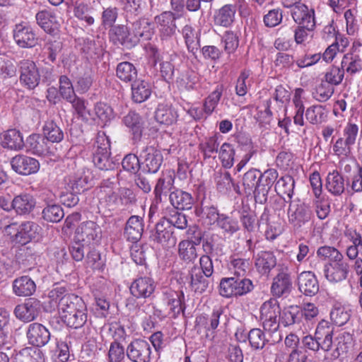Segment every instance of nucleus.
Returning a JSON list of instances; mask_svg holds the SVG:
<instances>
[{
	"instance_id": "5",
	"label": "nucleus",
	"mask_w": 362,
	"mask_h": 362,
	"mask_svg": "<svg viewBox=\"0 0 362 362\" xmlns=\"http://www.w3.org/2000/svg\"><path fill=\"white\" fill-rule=\"evenodd\" d=\"M291 16L297 25L308 30H315L316 27L315 14L313 8H308L304 4H295L291 6Z\"/></svg>"
},
{
	"instance_id": "44",
	"label": "nucleus",
	"mask_w": 362,
	"mask_h": 362,
	"mask_svg": "<svg viewBox=\"0 0 362 362\" xmlns=\"http://www.w3.org/2000/svg\"><path fill=\"white\" fill-rule=\"evenodd\" d=\"M116 75L124 82H132L137 77V70L132 63L124 62L117 65Z\"/></svg>"
},
{
	"instance_id": "41",
	"label": "nucleus",
	"mask_w": 362,
	"mask_h": 362,
	"mask_svg": "<svg viewBox=\"0 0 362 362\" xmlns=\"http://www.w3.org/2000/svg\"><path fill=\"white\" fill-rule=\"evenodd\" d=\"M182 35L189 52L194 54L199 47L198 35L189 24L185 25L181 30Z\"/></svg>"
},
{
	"instance_id": "39",
	"label": "nucleus",
	"mask_w": 362,
	"mask_h": 362,
	"mask_svg": "<svg viewBox=\"0 0 362 362\" xmlns=\"http://www.w3.org/2000/svg\"><path fill=\"white\" fill-rule=\"evenodd\" d=\"M178 115L176 110L170 105L159 104L156 113V119L160 124H172L177 120Z\"/></svg>"
},
{
	"instance_id": "3",
	"label": "nucleus",
	"mask_w": 362,
	"mask_h": 362,
	"mask_svg": "<svg viewBox=\"0 0 362 362\" xmlns=\"http://www.w3.org/2000/svg\"><path fill=\"white\" fill-rule=\"evenodd\" d=\"M253 284L250 279L245 277L233 276L223 278L219 286L220 294L226 298L233 296H243L250 292Z\"/></svg>"
},
{
	"instance_id": "57",
	"label": "nucleus",
	"mask_w": 362,
	"mask_h": 362,
	"mask_svg": "<svg viewBox=\"0 0 362 362\" xmlns=\"http://www.w3.org/2000/svg\"><path fill=\"white\" fill-rule=\"evenodd\" d=\"M110 155V152H94L93 160L95 165L103 170L114 169L115 164Z\"/></svg>"
},
{
	"instance_id": "23",
	"label": "nucleus",
	"mask_w": 362,
	"mask_h": 362,
	"mask_svg": "<svg viewBox=\"0 0 362 362\" xmlns=\"http://www.w3.org/2000/svg\"><path fill=\"white\" fill-rule=\"evenodd\" d=\"M169 200L174 208L180 210L190 209L194 203L190 193L180 189H175L170 193Z\"/></svg>"
},
{
	"instance_id": "22",
	"label": "nucleus",
	"mask_w": 362,
	"mask_h": 362,
	"mask_svg": "<svg viewBox=\"0 0 362 362\" xmlns=\"http://www.w3.org/2000/svg\"><path fill=\"white\" fill-rule=\"evenodd\" d=\"M49 144L45 136L33 134L27 138L25 146L28 151L37 156H42L49 153Z\"/></svg>"
},
{
	"instance_id": "6",
	"label": "nucleus",
	"mask_w": 362,
	"mask_h": 362,
	"mask_svg": "<svg viewBox=\"0 0 362 362\" xmlns=\"http://www.w3.org/2000/svg\"><path fill=\"white\" fill-rule=\"evenodd\" d=\"M151 347L148 341L144 339H134L126 349L127 358L132 362H151Z\"/></svg>"
},
{
	"instance_id": "18",
	"label": "nucleus",
	"mask_w": 362,
	"mask_h": 362,
	"mask_svg": "<svg viewBox=\"0 0 362 362\" xmlns=\"http://www.w3.org/2000/svg\"><path fill=\"white\" fill-rule=\"evenodd\" d=\"M133 37L132 41L136 44L141 40H151L154 34L151 23L146 18L139 19L132 23L130 28Z\"/></svg>"
},
{
	"instance_id": "15",
	"label": "nucleus",
	"mask_w": 362,
	"mask_h": 362,
	"mask_svg": "<svg viewBox=\"0 0 362 362\" xmlns=\"http://www.w3.org/2000/svg\"><path fill=\"white\" fill-rule=\"evenodd\" d=\"M100 233L101 230L95 222H83L76 228L74 240L83 243V245H90L99 239Z\"/></svg>"
},
{
	"instance_id": "17",
	"label": "nucleus",
	"mask_w": 362,
	"mask_h": 362,
	"mask_svg": "<svg viewBox=\"0 0 362 362\" xmlns=\"http://www.w3.org/2000/svg\"><path fill=\"white\" fill-rule=\"evenodd\" d=\"M26 336L29 344L35 346H43L50 339L49 330L42 324L34 322L28 325Z\"/></svg>"
},
{
	"instance_id": "28",
	"label": "nucleus",
	"mask_w": 362,
	"mask_h": 362,
	"mask_svg": "<svg viewBox=\"0 0 362 362\" xmlns=\"http://www.w3.org/2000/svg\"><path fill=\"white\" fill-rule=\"evenodd\" d=\"M35 283L28 276L17 278L13 282V293L18 296H30L35 293Z\"/></svg>"
},
{
	"instance_id": "54",
	"label": "nucleus",
	"mask_w": 362,
	"mask_h": 362,
	"mask_svg": "<svg viewBox=\"0 0 362 362\" xmlns=\"http://www.w3.org/2000/svg\"><path fill=\"white\" fill-rule=\"evenodd\" d=\"M223 86L219 84L215 89L205 98L204 105L206 107V112L208 114H212L218 105L220 99L223 95Z\"/></svg>"
},
{
	"instance_id": "30",
	"label": "nucleus",
	"mask_w": 362,
	"mask_h": 362,
	"mask_svg": "<svg viewBox=\"0 0 362 362\" xmlns=\"http://www.w3.org/2000/svg\"><path fill=\"white\" fill-rule=\"evenodd\" d=\"M144 231L142 218L138 216H132L127 221L125 227V235L128 240L136 242L139 240Z\"/></svg>"
},
{
	"instance_id": "1",
	"label": "nucleus",
	"mask_w": 362,
	"mask_h": 362,
	"mask_svg": "<svg viewBox=\"0 0 362 362\" xmlns=\"http://www.w3.org/2000/svg\"><path fill=\"white\" fill-rule=\"evenodd\" d=\"M63 288L52 289L49 296L57 303L58 311L62 320L70 316L78 309L86 307L83 299L74 294H64Z\"/></svg>"
},
{
	"instance_id": "34",
	"label": "nucleus",
	"mask_w": 362,
	"mask_h": 362,
	"mask_svg": "<svg viewBox=\"0 0 362 362\" xmlns=\"http://www.w3.org/2000/svg\"><path fill=\"white\" fill-rule=\"evenodd\" d=\"M41 350L37 347H26L14 356L13 362H44Z\"/></svg>"
},
{
	"instance_id": "64",
	"label": "nucleus",
	"mask_w": 362,
	"mask_h": 362,
	"mask_svg": "<svg viewBox=\"0 0 362 362\" xmlns=\"http://www.w3.org/2000/svg\"><path fill=\"white\" fill-rule=\"evenodd\" d=\"M248 340L254 349H262L268 341L263 331L258 328L252 329L249 332Z\"/></svg>"
},
{
	"instance_id": "25",
	"label": "nucleus",
	"mask_w": 362,
	"mask_h": 362,
	"mask_svg": "<svg viewBox=\"0 0 362 362\" xmlns=\"http://www.w3.org/2000/svg\"><path fill=\"white\" fill-rule=\"evenodd\" d=\"M298 288L306 296H313L319 291L315 275L311 272H303L298 276Z\"/></svg>"
},
{
	"instance_id": "7",
	"label": "nucleus",
	"mask_w": 362,
	"mask_h": 362,
	"mask_svg": "<svg viewBox=\"0 0 362 362\" xmlns=\"http://www.w3.org/2000/svg\"><path fill=\"white\" fill-rule=\"evenodd\" d=\"M139 158L144 169L150 173H157L163 161V155L154 146H146L139 152Z\"/></svg>"
},
{
	"instance_id": "36",
	"label": "nucleus",
	"mask_w": 362,
	"mask_h": 362,
	"mask_svg": "<svg viewBox=\"0 0 362 362\" xmlns=\"http://www.w3.org/2000/svg\"><path fill=\"white\" fill-rule=\"evenodd\" d=\"M114 185L113 182L104 181L100 186L99 192L100 199L103 200L107 206L112 208L119 205V197L113 191Z\"/></svg>"
},
{
	"instance_id": "42",
	"label": "nucleus",
	"mask_w": 362,
	"mask_h": 362,
	"mask_svg": "<svg viewBox=\"0 0 362 362\" xmlns=\"http://www.w3.org/2000/svg\"><path fill=\"white\" fill-rule=\"evenodd\" d=\"M218 152V158L224 168L230 169L233 167L235 160V151L234 146L228 142H224Z\"/></svg>"
},
{
	"instance_id": "8",
	"label": "nucleus",
	"mask_w": 362,
	"mask_h": 362,
	"mask_svg": "<svg viewBox=\"0 0 362 362\" xmlns=\"http://www.w3.org/2000/svg\"><path fill=\"white\" fill-rule=\"evenodd\" d=\"M177 17L170 11H164L154 18L162 41L170 40L176 33Z\"/></svg>"
},
{
	"instance_id": "45",
	"label": "nucleus",
	"mask_w": 362,
	"mask_h": 362,
	"mask_svg": "<svg viewBox=\"0 0 362 362\" xmlns=\"http://www.w3.org/2000/svg\"><path fill=\"white\" fill-rule=\"evenodd\" d=\"M124 124L129 128L135 139H140L142 134V122L139 114L129 112L123 119Z\"/></svg>"
},
{
	"instance_id": "59",
	"label": "nucleus",
	"mask_w": 362,
	"mask_h": 362,
	"mask_svg": "<svg viewBox=\"0 0 362 362\" xmlns=\"http://www.w3.org/2000/svg\"><path fill=\"white\" fill-rule=\"evenodd\" d=\"M305 117L311 124H320L325 120L327 112L321 105H313L307 109Z\"/></svg>"
},
{
	"instance_id": "48",
	"label": "nucleus",
	"mask_w": 362,
	"mask_h": 362,
	"mask_svg": "<svg viewBox=\"0 0 362 362\" xmlns=\"http://www.w3.org/2000/svg\"><path fill=\"white\" fill-rule=\"evenodd\" d=\"M195 246L188 240L180 241L178 244V256L180 259L187 262L194 261L197 257Z\"/></svg>"
},
{
	"instance_id": "50",
	"label": "nucleus",
	"mask_w": 362,
	"mask_h": 362,
	"mask_svg": "<svg viewBox=\"0 0 362 362\" xmlns=\"http://www.w3.org/2000/svg\"><path fill=\"white\" fill-rule=\"evenodd\" d=\"M281 308L276 298H271L262 303L260 307V319L267 317H279Z\"/></svg>"
},
{
	"instance_id": "49",
	"label": "nucleus",
	"mask_w": 362,
	"mask_h": 362,
	"mask_svg": "<svg viewBox=\"0 0 362 362\" xmlns=\"http://www.w3.org/2000/svg\"><path fill=\"white\" fill-rule=\"evenodd\" d=\"M300 308L298 305H289L281 310L279 321L284 326L287 327L298 322L300 315Z\"/></svg>"
},
{
	"instance_id": "40",
	"label": "nucleus",
	"mask_w": 362,
	"mask_h": 362,
	"mask_svg": "<svg viewBox=\"0 0 362 362\" xmlns=\"http://www.w3.org/2000/svg\"><path fill=\"white\" fill-rule=\"evenodd\" d=\"M174 179L170 175H163L158 180L153 191L156 204L162 202V196L166 195L172 189Z\"/></svg>"
},
{
	"instance_id": "2",
	"label": "nucleus",
	"mask_w": 362,
	"mask_h": 362,
	"mask_svg": "<svg viewBox=\"0 0 362 362\" xmlns=\"http://www.w3.org/2000/svg\"><path fill=\"white\" fill-rule=\"evenodd\" d=\"M243 185L247 196L254 194L256 202L262 204L267 201L269 187L262 185L260 171L252 168L246 172L243 177Z\"/></svg>"
},
{
	"instance_id": "31",
	"label": "nucleus",
	"mask_w": 362,
	"mask_h": 362,
	"mask_svg": "<svg viewBox=\"0 0 362 362\" xmlns=\"http://www.w3.org/2000/svg\"><path fill=\"white\" fill-rule=\"evenodd\" d=\"M1 138V145L4 148L21 150L25 145L21 133L15 129L5 132Z\"/></svg>"
},
{
	"instance_id": "9",
	"label": "nucleus",
	"mask_w": 362,
	"mask_h": 362,
	"mask_svg": "<svg viewBox=\"0 0 362 362\" xmlns=\"http://www.w3.org/2000/svg\"><path fill=\"white\" fill-rule=\"evenodd\" d=\"M292 288V280L287 267L279 269L277 275L273 279L271 293L276 298L288 295Z\"/></svg>"
},
{
	"instance_id": "10",
	"label": "nucleus",
	"mask_w": 362,
	"mask_h": 362,
	"mask_svg": "<svg viewBox=\"0 0 362 362\" xmlns=\"http://www.w3.org/2000/svg\"><path fill=\"white\" fill-rule=\"evenodd\" d=\"M13 39L22 48H31L37 43V37L33 28L25 22L16 25L13 29Z\"/></svg>"
},
{
	"instance_id": "33",
	"label": "nucleus",
	"mask_w": 362,
	"mask_h": 362,
	"mask_svg": "<svg viewBox=\"0 0 362 362\" xmlns=\"http://www.w3.org/2000/svg\"><path fill=\"white\" fill-rule=\"evenodd\" d=\"M110 35L111 40L115 44L124 45L127 46L135 45L132 41L133 37L130 28L128 29L124 25L115 26L110 30Z\"/></svg>"
},
{
	"instance_id": "4",
	"label": "nucleus",
	"mask_w": 362,
	"mask_h": 362,
	"mask_svg": "<svg viewBox=\"0 0 362 362\" xmlns=\"http://www.w3.org/2000/svg\"><path fill=\"white\" fill-rule=\"evenodd\" d=\"M288 220L294 227L300 228L308 222L312 216V210L310 206L299 199L289 201L287 210Z\"/></svg>"
},
{
	"instance_id": "53",
	"label": "nucleus",
	"mask_w": 362,
	"mask_h": 362,
	"mask_svg": "<svg viewBox=\"0 0 362 362\" xmlns=\"http://www.w3.org/2000/svg\"><path fill=\"white\" fill-rule=\"evenodd\" d=\"M43 218L49 222H59L64 216L63 209L58 204H47L42 210Z\"/></svg>"
},
{
	"instance_id": "37",
	"label": "nucleus",
	"mask_w": 362,
	"mask_h": 362,
	"mask_svg": "<svg viewBox=\"0 0 362 362\" xmlns=\"http://www.w3.org/2000/svg\"><path fill=\"white\" fill-rule=\"evenodd\" d=\"M37 23L47 33H52L58 25L54 12L43 10L37 13L35 16Z\"/></svg>"
},
{
	"instance_id": "51",
	"label": "nucleus",
	"mask_w": 362,
	"mask_h": 362,
	"mask_svg": "<svg viewBox=\"0 0 362 362\" xmlns=\"http://www.w3.org/2000/svg\"><path fill=\"white\" fill-rule=\"evenodd\" d=\"M88 320L86 307L78 309L70 316L62 320L68 327L79 329L83 327Z\"/></svg>"
},
{
	"instance_id": "27",
	"label": "nucleus",
	"mask_w": 362,
	"mask_h": 362,
	"mask_svg": "<svg viewBox=\"0 0 362 362\" xmlns=\"http://www.w3.org/2000/svg\"><path fill=\"white\" fill-rule=\"evenodd\" d=\"M341 66L344 70V73L353 76L362 71V59L358 54L353 52L346 53L341 59Z\"/></svg>"
},
{
	"instance_id": "24",
	"label": "nucleus",
	"mask_w": 362,
	"mask_h": 362,
	"mask_svg": "<svg viewBox=\"0 0 362 362\" xmlns=\"http://www.w3.org/2000/svg\"><path fill=\"white\" fill-rule=\"evenodd\" d=\"M276 265V259L272 252L261 251L255 257V268L262 275H268Z\"/></svg>"
},
{
	"instance_id": "19",
	"label": "nucleus",
	"mask_w": 362,
	"mask_h": 362,
	"mask_svg": "<svg viewBox=\"0 0 362 362\" xmlns=\"http://www.w3.org/2000/svg\"><path fill=\"white\" fill-rule=\"evenodd\" d=\"M41 231L40 226L33 221H25L19 225L18 230L15 233V241L24 245L38 238Z\"/></svg>"
},
{
	"instance_id": "26",
	"label": "nucleus",
	"mask_w": 362,
	"mask_h": 362,
	"mask_svg": "<svg viewBox=\"0 0 362 362\" xmlns=\"http://www.w3.org/2000/svg\"><path fill=\"white\" fill-rule=\"evenodd\" d=\"M236 6L233 4H226L217 10L214 16V23L216 25L228 28L235 21Z\"/></svg>"
},
{
	"instance_id": "43",
	"label": "nucleus",
	"mask_w": 362,
	"mask_h": 362,
	"mask_svg": "<svg viewBox=\"0 0 362 362\" xmlns=\"http://www.w3.org/2000/svg\"><path fill=\"white\" fill-rule=\"evenodd\" d=\"M165 295L166 296L167 303L170 308V313L173 317H176L183 310L182 303V300L184 297L183 293L170 291L168 292H165Z\"/></svg>"
},
{
	"instance_id": "56",
	"label": "nucleus",
	"mask_w": 362,
	"mask_h": 362,
	"mask_svg": "<svg viewBox=\"0 0 362 362\" xmlns=\"http://www.w3.org/2000/svg\"><path fill=\"white\" fill-rule=\"evenodd\" d=\"M351 316L350 310L341 305H334L330 313V318L337 326L345 325Z\"/></svg>"
},
{
	"instance_id": "61",
	"label": "nucleus",
	"mask_w": 362,
	"mask_h": 362,
	"mask_svg": "<svg viewBox=\"0 0 362 362\" xmlns=\"http://www.w3.org/2000/svg\"><path fill=\"white\" fill-rule=\"evenodd\" d=\"M219 143L216 136L206 139L199 144V149L204 155V158H211L218 152Z\"/></svg>"
},
{
	"instance_id": "20",
	"label": "nucleus",
	"mask_w": 362,
	"mask_h": 362,
	"mask_svg": "<svg viewBox=\"0 0 362 362\" xmlns=\"http://www.w3.org/2000/svg\"><path fill=\"white\" fill-rule=\"evenodd\" d=\"M334 328L328 322H320L316 328V337L319 341L320 349L329 351L334 346Z\"/></svg>"
},
{
	"instance_id": "35",
	"label": "nucleus",
	"mask_w": 362,
	"mask_h": 362,
	"mask_svg": "<svg viewBox=\"0 0 362 362\" xmlns=\"http://www.w3.org/2000/svg\"><path fill=\"white\" fill-rule=\"evenodd\" d=\"M151 94L150 84L144 81H135L132 85V98L135 103H141L146 101Z\"/></svg>"
},
{
	"instance_id": "46",
	"label": "nucleus",
	"mask_w": 362,
	"mask_h": 362,
	"mask_svg": "<svg viewBox=\"0 0 362 362\" xmlns=\"http://www.w3.org/2000/svg\"><path fill=\"white\" fill-rule=\"evenodd\" d=\"M352 342L353 337L351 334L346 332L339 333L335 337L334 342L335 346L334 357H338L341 354L346 353L351 346Z\"/></svg>"
},
{
	"instance_id": "62",
	"label": "nucleus",
	"mask_w": 362,
	"mask_h": 362,
	"mask_svg": "<svg viewBox=\"0 0 362 362\" xmlns=\"http://www.w3.org/2000/svg\"><path fill=\"white\" fill-rule=\"evenodd\" d=\"M295 182L291 176L281 177L276 184V190L278 193L286 194L291 199L293 195Z\"/></svg>"
},
{
	"instance_id": "47",
	"label": "nucleus",
	"mask_w": 362,
	"mask_h": 362,
	"mask_svg": "<svg viewBox=\"0 0 362 362\" xmlns=\"http://www.w3.org/2000/svg\"><path fill=\"white\" fill-rule=\"evenodd\" d=\"M154 240L163 245H175L176 239L173 236V232L164 226V221L157 223Z\"/></svg>"
},
{
	"instance_id": "63",
	"label": "nucleus",
	"mask_w": 362,
	"mask_h": 362,
	"mask_svg": "<svg viewBox=\"0 0 362 362\" xmlns=\"http://www.w3.org/2000/svg\"><path fill=\"white\" fill-rule=\"evenodd\" d=\"M283 11L281 8H273L269 10L263 16V23L265 27L273 28L282 23Z\"/></svg>"
},
{
	"instance_id": "14",
	"label": "nucleus",
	"mask_w": 362,
	"mask_h": 362,
	"mask_svg": "<svg viewBox=\"0 0 362 362\" xmlns=\"http://www.w3.org/2000/svg\"><path fill=\"white\" fill-rule=\"evenodd\" d=\"M11 165L15 172L23 175L35 173L40 168L37 160L21 154L14 156L11 160Z\"/></svg>"
},
{
	"instance_id": "52",
	"label": "nucleus",
	"mask_w": 362,
	"mask_h": 362,
	"mask_svg": "<svg viewBox=\"0 0 362 362\" xmlns=\"http://www.w3.org/2000/svg\"><path fill=\"white\" fill-rule=\"evenodd\" d=\"M43 133L48 142L59 143L64 138L63 131L53 121L45 123L43 127Z\"/></svg>"
},
{
	"instance_id": "12",
	"label": "nucleus",
	"mask_w": 362,
	"mask_h": 362,
	"mask_svg": "<svg viewBox=\"0 0 362 362\" xmlns=\"http://www.w3.org/2000/svg\"><path fill=\"white\" fill-rule=\"evenodd\" d=\"M41 303L36 298H29L24 303L18 305L14 309L16 317L24 322H29L35 320L40 313Z\"/></svg>"
},
{
	"instance_id": "58",
	"label": "nucleus",
	"mask_w": 362,
	"mask_h": 362,
	"mask_svg": "<svg viewBox=\"0 0 362 362\" xmlns=\"http://www.w3.org/2000/svg\"><path fill=\"white\" fill-rule=\"evenodd\" d=\"M229 268L235 276L244 277L250 270V262L248 259L233 258Z\"/></svg>"
},
{
	"instance_id": "60",
	"label": "nucleus",
	"mask_w": 362,
	"mask_h": 362,
	"mask_svg": "<svg viewBox=\"0 0 362 362\" xmlns=\"http://www.w3.org/2000/svg\"><path fill=\"white\" fill-rule=\"evenodd\" d=\"M221 42L223 44L225 52L230 55L235 53L239 46V37L233 31L228 30L223 34Z\"/></svg>"
},
{
	"instance_id": "55",
	"label": "nucleus",
	"mask_w": 362,
	"mask_h": 362,
	"mask_svg": "<svg viewBox=\"0 0 362 362\" xmlns=\"http://www.w3.org/2000/svg\"><path fill=\"white\" fill-rule=\"evenodd\" d=\"M218 227L222 230L223 233L230 235L240 230L238 221L223 214H221Z\"/></svg>"
},
{
	"instance_id": "29",
	"label": "nucleus",
	"mask_w": 362,
	"mask_h": 362,
	"mask_svg": "<svg viewBox=\"0 0 362 362\" xmlns=\"http://www.w3.org/2000/svg\"><path fill=\"white\" fill-rule=\"evenodd\" d=\"M35 206V199L29 194L17 195L13 199V209L19 215L30 214Z\"/></svg>"
},
{
	"instance_id": "13",
	"label": "nucleus",
	"mask_w": 362,
	"mask_h": 362,
	"mask_svg": "<svg viewBox=\"0 0 362 362\" xmlns=\"http://www.w3.org/2000/svg\"><path fill=\"white\" fill-rule=\"evenodd\" d=\"M339 259V262H328L325 264L324 274L330 282L337 283L347 278L349 265L344 258Z\"/></svg>"
},
{
	"instance_id": "32",
	"label": "nucleus",
	"mask_w": 362,
	"mask_h": 362,
	"mask_svg": "<svg viewBox=\"0 0 362 362\" xmlns=\"http://www.w3.org/2000/svg\"><path fill=\"white\" fill-rule=\"evenodd\" d=\"M325 187L328 192L334 196L341 195L344 192V179L337 171L329 172L326 178Z\"/></svg>"
},
{
	"instance_id": "38",
	"label": "nucleus",
	"mask_w": 362,
	"mask_h": 362,
	"mask_svg": "<svg viewBox=\"0 0 362 362\" xmlns=\"http://www.w3.org/2000/svg\"><path fill=\"white\" fill-rule=\"evenodd\" d=\"M190 278V286L193 291L202 293L207 289L209 284V277H206L199 268L197 267L192 268Z\"/></svg>"
},
{
	"instance_id": "16",
	"label": "nucleus",
	"mask_w": 362,
	"mask_h": 362,
	"mask_svg": "<svg viewBox=\"0 0 362 362\" xmlns=\"http://www.w3.org/2000/svg\"><path fill=\"white\" fill-rule=\"evenodd\" d=\"M156 286L152 278L141 276L132 283L129 290L132 295L136 298H148L153 293Z\"/></svg>"
},
{
	"instance_id": "11",
	"label": "nucleus",
	"mask_w": 362,
	"mask_h": 362,
	"mask_svg": "<svg viewBox=\"0 0 362 362\" xmlns=\"http://www.w3.org/2000/svg\"><path fill=\"white\" fill-rule=\"evenodd\" d=\"M20 81L29 89L35 88L40 83L39 70L33 61L24 59L20 62Z\"/></svg>"
},
{
	"instance_id": "21",
	"label": "nucleus",
	"mask_w": 362,
	"mask_h": 362,
	"mask_svg": "<svg viewBox=\"0 0 362 362\" xmlns=\"http://www.w3.org/2000/svg\"><path fill=\"white\" fill-rule=\"evenodd\" d=\"M88 175L83 169L78 170L66 178L67 189L72 194H80L88 188Z\"/></svg>"
}]
</instances>
